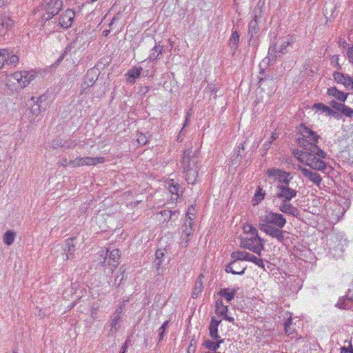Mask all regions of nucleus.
<instances>
[{
  "instance_id": "nucleus-1",
  "label": "nucleus",
  "mask_w": 353,
  "mask_h": 353,
  "mask_svg": "<svg viewBox=\"0 0 353 353\" xmlns=\"http://www.w3.org/2000/svg\"><path fill=\"white\" fill-rule=\"evenodd\" d=\"M286 223L287 220L283 214L266 210L259 218V228L262 232L276 239L279 242H283L286 232L282 229Z\"/></svg>"
},
{
  "instance_id": "nucleus-2",
  "label": "nucleus",
  "mask_w": 353,
  "mask_h": 353,
  "mask_svg": "<svg viewBox=\"0 0 353 353\" xmlns=\"http://www.w3.org/2000/svg\"><path fill=\"white\" fill-rule=\"evenodd\" d=\"M307 149L309 155L305 159V165L312 170L323 171L326 169L327 165L323 161L327 157L326 153L322 150L317 145H309Z\"/></svg>"
},
{
  "instance_id": "nucleus-3",
  "label": "nucleus",
  "mask_w": 353,
  "mask_h": 353,
  "mask_svg": "<svg viewBox=\"0 0 353 353\" xmlns=\"http://www.w3.org/2000/svg\"><path fill=\"white\" fill-rule=\"evenodd\" d=\"M301 137L297 139L298 145L303 150L308 149L309 145H316L321 137L308 127L301 125L299 129Z\"/></svg>"
},
{
  "instance_id": "nucleus-4",
  "label": "nucleus",
  "mask_w": 353,
  "mask_h": 353,
  "mask_svg": "<svg viewBox=\"0 0 353 353\" xmlns=\"http://www.w3.org/2000/svg\"><path fill=\"white\" fill-rule=\"evenodd\" d=\"M264 241L258 234L247 236L241 239V247L248 249L256 253L258 256H261V252L264 250Z\"/></svg>"
},
{
  "instance_id": "nucleus-5",
  "label": "nucleus",
  "mask_w": 353,
  "mask_h": 353,
  "mask_svg": "<svg viewBox=\"0 0 353 353\" xmlns=\"http://www.w3.org/2000/svg\"><path fill=\"white\" fill-rule=\"evenodd\" d=\"M266 174L269 178L277 181V185L290 184L293 176L290 172H285L279 168H270L267 170Z\"/></svg>"
},
{
  "instance_id": "nucleus-6",
  "label": "nucleus",
  "mask_w": 353,
  "mask_h": 353,
  "mask_svg": "<svg viewBox=\"0 0 353 353\" xmlns=\"http://www.w3.org/2000/svg\"><path fill=\"white\" fill-rule=\"evenodd\" d=\"M297 190L288 185H276L274 197L284 201H290L297 195Z\"/></svg>"
},
{
  "instance_id": "nucleus-7",
  "label": "nucleus",
  "mask_w": 353,
  "mask_h": 353,
  "mask_svg": "<svg viewBox=\"0 0 353 353\" xmlns=\"http://www.w3.org/2000/svg\"><path fill=\"white\" fill-rule=\"evenodd\" d=\"M247 254V252L244 251H236L233 252L231 254V257L233 259L232 262H230L226 267H225V272L228 273H232L233 274H243L245 270V268H242L241 271H236L233 270V266H235L236 265H239V260H244L245 259V255Z\"/></svg>"
},
{
  "instance_id": "nucleus-8",
  "label": "nucleus",
  "mask_w": 353,
  "mask_h": 353,
  "mask_svg": "<svg viewBox=\"0 0 353 353\" xmlns=\"http://www.w3.org/2000/svg\"><path fill=\"white\" fill-rule=\"evenodd\" d=\"M182 167L183 171L190 170L192 168L197 169V157L192 154L191 150L188 149L183 152V155L181 160Z\"/></svg>"
},
{
  "instance_id": "nucleus-9",
  "label": "nucleus",
  "mask_w": 353,
  "mask_h": 353,
  "mask_svg": "<svg viewBox=\"0 0 353 353\" xmlns=\"http://www.w3.org/2000/svg\"><path fill=\"white\" fill-rule=\"evenodd\" d=\"M47 4V12L43 15V19L46 21L49 20L59 13L62 8L63 2L61 0H50Z\"/></svg>"
},
{
  "instance_id": "nucleus-10",
  "label": "nucleus",
  "mask_w": 353,
  "mask_h": 353,
  "mask_svg": "<svg viewBox=\"0 0 353 353\" xmlns=\"http://www.w3.org/2000/svg\"><path fill=\"white\" fill-rule=\"evenodd\" d=\"M333 78L337 83L343 85L347 90H353V79L348 74L340 72H334Z\"/></svg>"
},
{
  "instance_id": "nucleus-11",
  "label": "nucleus",
  "mask_w": 353,
  "mask_h": 353,
  "mask_svg": "<svg viewBox=\"0 0 353 353\" xmlns=\"http://www.w3.org/2000/svg\"><path fill=\"white\" fill-rule=\"evenodd\" d=\"M277 207L279 211H281V212L286 214L292 215L295 217H297L300 214L299 210L296 207H294L292 204H291L290 201H281V202L280 203L279 205H277Z\"/></svg>"
},
{
  "instance_id": "nucleus-12",
  "label": "nucleus",
  "mask_w": 353,
  "mask_h": 353,
  "mask_svg": "<svg viewBox=\"0 0 353 353\" xmlns=\"http://www.w3.org/2000/svg\"><path fill=\"white\" fill-rule=\"evenodd\" d=\"M74 17V12L71 9H67L59 17L60 26L64 28H70L72 26Z\"/></svg>"
},
{
  "instance_id": "nucleus-13",
  "label": "nucleus",
  "mask_w": 353,
  "mask_h": 353,
  "mask_svg": "<svg viewBox=\"0 0 353 353\" xmlns=\"http://www.w3.org/2000/svg\"><path fill=\"white\" fill-rule=\"evenodd\" d=\"M302 174L305 178L308 179L316 186L320 187L322 182V178L319 174L310 169L303 170Z\"/></svg>"
},
{
  "instance_id": "nucleus-14",
  "label": "nucleus",
  "mask_w": 353,
  "mask_h": 353,
  "mask_svg": "<svg viewBox=\"0 0 353 353\" xmlns=\"http://www.w3.org/2000/svg\"><path fill=\"white\" fill-rule=\"evenodd\" d=\"M353 300V288L349 289L345 296L342 299H340L337 303L336 306L339 308L343 309H350L351 305H349L350 303Z\"/></svg>"
},
{
  "instance_id": "nucleus-15",
  "label": "nucleus",
  "mask_w": 353,
  "mask_h": 353,
  "mask_svg": "<svg viewBox=\"0 0 353 353\" xmlns=\"http://www.w3.org/2000/svg\"><path fill=\"white\" fill-rule=\"evenodd\" d=\"M293 43V39L290 37L285 39L281 40L279 43H276L272 48V50L275 52L284 54L286 52V48L288 46H292Z\"/></svg>"
},
{
  "instance_id": "nucleus-16",
  "label": "nucleus",
  "mask_w": 353,
  "mask_h": 353,
  "mask_svg": "<svg viewBox=\"0 0 353 353\" xmlns=\"http://www.w3.org/2000/svg\"><path fill=\"white\" fill-rule=\"evenodd\" d=\"M221 321H217L215 317H212L210 323L209 325L210 336L214 340H217L220 338L218 334V327L221 323Z\"/></svg>"
},
{
  "instance_id": "nucleus-17",
  "label": "nucleus",
  "mask_w": 353,
  "mask_h": 353,
  "mask_svg": "<svg viewBox=\"0 0 353 353\" xmlns=\"http://www.w3.org/2000/svg\"><path fill=\"white\" fill-rule=\"evenodd\" d=\"M120 256V251L118 249H114L110 252L108 255V264L111 266V272H112L113 268L117 266Z\"/></svg>"
},
{
  "instance_id": "nucleus-18",
  "label": "nucleus",
  "mask_w": 353,
  "mask_h": 353,
  "mask_svg": "<svg viewBox=\"0 0 353 353\" xmlns=\"http://www.w3.org/2000/svg\"><path fill=\"white\" fill-rule=\"evenodd\" d=\"M327 93L330 96H332V97H334L336 99H337L340 101H342V102H344L347 97V93H345L342 91L339 90L335 87H332V88H328Z\"/></svg>"
},
{
  "instance_id": "nucleus-19",
  "label": "nucleus",
  "mask_w": 353,
  "mask_h": 353,
  "mask_svg": "<svg viewBox=\"0 0 353 353\" xmlns=\"http://www.w3.org/2000/svg\"><path fill=\"white\" fill-rule=\"evenodd\" d=\"M142 70L143 68L141 67H134L130 69L126 74L128 77L127 81L130 83L134 84L135 83V80L140 77Z\"/></svg>"
},
{
  "instance_id": "nucleus-20",
  "label": "nucleus",
  "mask_w": 353,
  "mask_h": 353,
  "mask_svg": "<svg viewBox=\"0 0 353 353\" xmlns=\"http://www.w3.org/2000/svg\"><path fill=\"white\" fill-rule=\"evenodd\" d=\"M96 81V77L93 74L92 71H88L84 77L83 82L81 84V88L83 90L92 87Z\"/></svg>"
},
{
  "instance_id": "nucleus-21",
  "label": "nucleus",
  "mask_w": 353,
  "mask_h": 353,
  "mask_svg": "<svg viewBox=\"0 0 353 353\" xmlns=\"http://www.w3.org/2000/svg\"><path fill=\"white\" fill-rule=\"evenodd\" d=\"M14 24V21L8 17H2L0 18V31L5 33L8 30L11 29Z\"/></svg>"
},
{
  "instance_id": "nucleus-22",
  "label": "nucleus",
  "mask_w": 353,
  "mask_h": 353,
  "mask_svg": "<svg viewBox=\"0 0 353 353\" xmlns=\"http://www.w3.org/2000/svg\"><path fill=\"white\" fill-rule=\"evenodd\" d=\"M74 241V238H69L65 241V248L64 251L66 253V259H70L73 257V254L75 251Z\"/></svg>"
},
{
  "instance_id": "nucleus-23",
  "label": "nucleus",
  "mask_w": 353,
  "mask_h": 353,
  "mask_svg": "<svg viewBox=\"0 0 353 353\" xmlns=\"http://www.w3.org/2000/svg\"><path fill=\"white\" fill-rule=\"evenodd\" d=\"M120 316H117V315H112L109 324V326L110 327L109 330L110 334H114L119 331L120 328Z\"/></svg>"
},
{
  "instance_id": "nucleus-24",
  "label": "nucleus",
  "mask_w": 353,
  "mask_h": 353,
  "mask_svg": "<svg viewBox=\"0 0 353 353\" xmlns=\"http://www.w3.org/2000/svg\"><path fill=\"white\" fill-rule=\"evenodd\" d=\"M203 278V274H200L196 279L194 288L192 290V297L195 299L197 297V296L202 292L203 288V281L202 279Z\"/></svg>"
},
{
  "instance_id": "nucleus-25",
  "label": "nucleus",
  "mask_w": 353,
  "mask_h": 353,
  "mask_svg": "<svg viewBox=\"0 0 353 353\" xmlns=\"http://www.w3.org/2000/svg\"><path fill=\"white\" fill-rule=\"evenodd\" d=\"M193 234V228H183L182 233H181V239L182 242L181 245L183 247H187L188 245V242L190 241V236Z\"/></svg>"
},
{
  "instance_id": "nucleus-26",
  "label": "nucleus",
  "mask_w": 353,
  "mask_h": 353,
  "mask_svg": "<svg viewBox=\"0 0 353 353\" xmlns=\"http://www.w3.org/2000/svg\"><path fill=\"white\" fill-rule=\"evenodd\" d=\"M185 173V179L189 184H194L198 176V168H191L183 171Z\"/></svg>"
},
{
  "instance_id": "nucleus-27",
  "label": "nucleus",
  "mask_w": 353,
  "mask_h": 353,
  "mask_svg": "<svg viewBox=\"0 0 353 353\" xmlns=\"http://www.w3.org/2000/svg\"><path fill=\"white\" fill-rule=\"evenodd\" d=\"M259 30V22H258V17L256 14L254 15V19L251 20L249 23V30L248 34L250 35V37H253Z\"/></svg>"
},
{
  "instance_id": "nucleus-28",
  "label": "nucleus",
  "mask_w": 353,
  "mask_h": 353,
  "mask_svg": "<svg viewBox=\"0 0 353 353\" xmlns=\"http://www.w3.org/2000/svg\"><path fill=\"white\" fill-rule=\"evenodd\" d=\"M105 162V158L101 157H83L84 165H96L97 164L103 163Z\"/></svg>"
},
{
  "instance_id": "nucleus-29",
  "label": "nucleus",
  "mask_w": 353,
  "mask_h": 353,
  "mask_svg": "<svg viewBox=\"0 0 353 353\" xmlns=\"http://www.w3.org/2000/svg\"><path fill=\"white\" fill-rule=\"evenodd\" d=\"M222 343H223V339H219L216 341L205 340L203 342V345L210 350L215 351L220 347Z\"/></svg>"
},
{
  "instance_id": "nucleus-30",
  "label": "nucleus",
  "mask_w": 353,
  "mask_h": 353,
  "mask_svg": "<svg viewBox=\"0 0 353 353\" xmlns=\"http://www.w3.org/2000/svg\"><path fill=\"white\" fill-rule=\"evenodd\" d=\"M236 292V290L235 289L232 290V291H230L229 288H224L221 289L219 291V294L221 296L224 297L226 299L227 302L229 303L234 299Z\"/></svg>"
},
{
  "instance_id": "nucleus-31",
  "label": "nucleus",
  "mask_w": 353,
  "mask_h": 353,
  "mask_svg": "<svg viewBox=\"0 0 353 353\" xmlns=\"http://www.w3.org/2000/svg\"><path fill=\"white\" fill-rule=\"evenodd\" d=\"M245 261L252 262L259 267L264 268V263L263 259L249 252H247Z\"/></svg>"
},
{
  "instance_id": "nucleus-32",
  "label": "nucleus",
  "mask_w": 353,
  "mask_h": 353,
  "mask_svg": "<svg viewBox=\"0 0 353 353\" xmlns=\"http://www.w3.org/2000/svg\"><path fill=\"white\" fill-rule=\"evenodd\" d=\"M307 150H304V151L296 149L293 151L294 156L301 163H306L305 159L307 158L309 155Z\"/></svg>"
},
{
  "instance_id": "nucleus-33",
  "label": "nucleus",
  "mask_w": 353,
  "mask_h": 353,
  "mask_svg": "<svg viewBox=\"0 0 353 353\" xmlns=\"http://www.w3.org/2000/svg\"><path fill=\"white\" fill-rule=\"evenodd\" d=\"M163 46L156 45L152 50L149 59L150 61H154L159 58V55L162 54Z\"/></svg>"
},
{
  "instance_id": "nucleus-34",
  "label": "nucleus",
  "mask_w": 353,
  "mask_h": 353,
  "mask_svg": "<svg viewBox=\"0 0 353 353\" xmlns=\"http://www.w3.org/2000/svg\"><path fill=\"white\" fill-rule=\"evenodd\" d=\"M23 79L21 88L26 87L34 79V74L32 72L23 71Z\"/></svg>"
},
{
  "instance_id": "nucleus-35",
  "label": "nucleus",
  "mask_w": 353,
  "mask_h": 353,
  "mask_svg": "<svg viewBox=\"0 0 353 353\" xmlns=\"http://www.w3.org/2000/svg\"><path fill=\"white\" fill-rule=\"evenodd\" d=\"M215 307V312L218 315L222 316L225 314V313L228 312V306L223 305V301L221 299L216 300Z\"/></svg>"
},
{
  "instance_id": "nucleus-36",
  "label": "nucleus",
  "mask_w": 353,
  "mask_h": 353,
  "mask_svg": "<svg viewBox=\"0 0 353 353\" xmlns=\"http://www.w3.org/2000/svg\"><path fill=\"white\" fill-rule=\"evenodd\" d=\"M181 188L179 184H174L173 182L169 184V191L172 195H174L175 197L172 196V199H177L180 194L182 192Z\"/></svg>"
},
{
  "instance_id": "nucleus-37",
  "label": "nucleus",
  "mask_w": 353,
  "mask_h": 353,
  "mask_svg": "<svg viewBox=\"0 0 353 353\" xmlns=\"http://www.w3.org/2000/svg\"><path fill=\"white\" fill-rule=\"evenodd\" d=\"M19 57L17 55L13 54L12 52L8 50V57H6L5 64L8 66H16L19 63Z\"/></svg>"
},
{
  "instance_id": "nucleus-38",
  "label": "nucleus",
  "mask_w": 353,
  "mask_h": 353,
  "mask_svg": "<svg viewBox=\"0 0 353 353\" xmlns=\"http://www.w3.org/2000/svg\"><path fill=\"white\" fill-rule=\"evenodd\" d=\"M16 234L15 232L8 230L7 231L3 237V243L6 244L7 245H12L15 239Z\"/></svg>"
},
{
  "instance_id": "nucleus-39",
  "label": "nucleus",
  "mask_w": 353,
  "mask_h": 353,
  "mask_svg": "<svg viewBox=\"0 0 353 353\" xmlns=\"http://www.w3.org/2000/svg\"><path fill=\"white\" fill-rule=\"evenodd\" d=\"M229 41L231 48H232L234 50H236L238 48V43L239 42V35L236 30L232 32Z\"/></svg>"
},
{
  "instance_id": "nucleus-40",
  "label": "nucleus",
  "mask_w": 353,
  "mask_h": 353,
  "mask_svg": "<svg viewBox=\"0 0 353 353\" xmlns=\"http://www.w3.org/2000/svg\"><path fill=\"white\" fill-rule=\"evenodd\" d=\"M313 109L326 113L327 115L331 114L333 112L327 105L323 103H314L312 107Z\"/></svg>"
},
{
  "instance_id": "nucleus-41",
  "label": "nucleus",
  "mask_w": 353,
  "mask_h": 353,
  "mask_svg": "<svg viewBox=\"0 0 353 353\" xmlns=\"http://www.w3.org/2000/svg\"><path fill=\"white\" fill-rule=\"evenodd\" d=\"M12 79L14 81H16L18 83V86L21 88V83H23V71L21 72H16L13 74H12L10 77V81H11Z\"/></svg>"
},
{
  "instance_id": "nucleus-42",
  "label": "nucleus",
  "mask_w": 353,
  "mask_h": 353,
  "mask_svg": "<svg viewBox=\"0 0 353 353\" xmlns=\"http://www.w3.org/2000/svg\"><path fill=\"white\" fill-rule=\"evenodd\" d=\"M68 165L72 168L84 166L83 157H77L74 160H70Z\"/></svg>"
},
{
  "instance_id": "nucleus-43",
  "label": "nucleus",
  "mask_w": 353,
  "mask_h": 353,
  "mask_svg": "<svg viewBox=\"0 0 353 353\" xmlns=\"http://www.w3.org/2000/svg\"><path fill=\"white\" fill-rule=\"evenodd\" d=\"M243 231L245 233L249 234V236L258 234L256 229L250 224H246L243 226Z\"/></svg>"
},
{
  "instance_id": "nucleus-44",
  "label": "nucleus",
  "mask_w": 353,
  "mask_h": 353,
  "mask_svg": "<svg viewBox=\"0 0 353 353\" xmlns=\"http://www.w3.org/2000/svg\"><path fill=\"white\" fill-rule=\"evenodd\" d=\"M191 112H192V110H189L187 112L186 117H185V121L184 122V124H183V126L182 129L180 131V133H179V137H178V139H180L181 137L183 135L185 134V128L188 125V122H189V120H190L191 114H192Z\"/></svg>"
},
{
  "instance_id": "nucleus-45",
  "label": "nucleus",
  "mask_w": 353,
  "mask_h": 353,
  "mask_svg": "<svg viewBox=\"0 0 353 353\" xmlns=\"http://www.w3.org/2000/svg\"><path fill=\"white\" fill-rule=\"evenodd\" d=\"M8 56V49L0 50V69L5 65L6 57Z\"/></svg>"
},
{
  "instance_id": "nucleus-46",
  "label": "nucleus",
  "mask_w": 353,
  "mask_h": 353,
  "mask_svg": "<svg viewBox=\"0 0 353 353\" xmlns=\"http://www.w3.org/2000/svg\"><path fill=\"white\" fill-rule=\"evenodd\" d=\"M41 99H42V97L38 98L36 103L31 108V112L34 115L37 116L41 112V108H40V105L39 104V103L41 102Z\"/></svg>"
},
{
  "instance_id": "nucleus-47",
  "label": "nucleus",
  "mask_w": 353,
  "mask_h": 353,
  "mask_svg": "<svg viewBox=\"0 0 353 353\" xmlns=\"http://www.w3.org/2000/svg\"><path fill=\"white\" fill-rule=\"evenodd\" d=\"M265 192L263 191L262 188L258 187L257 191L254 194L255 201L258 203L264 199Z\"/></svg>"
},
{
  "instance_id": "nucleus-48",
  "label": "nucleus",
  "mask_w": 353,
  "mask_h": 353,
  "mask_svg": "<svg viewBox=\"0 0 353 353\" xmlns=\"http://www.w3.org/2000/svg\"><path fill=\"white\" fill-rule=\"evenodd\" d=\"M190 212H188L186 214L183 228H192L193 219L190 216Z\"/></svg>"
},
{
  "instance_id": "nucleus-49",
  "label": "nucleus",
  "mask_w": 353,
  "mask_h": 353,
  "mask_svg": "<svg viewBox=\"0 0 353 353\" xmlns=\"http://www.w3.org/2000/svg\"><path fill=\"white\" fill-rule=\"evenodd\" d=\"M341 113L349 118H352L353 117V109L345 105Z\"/></svg>"
},
{
  "instance_id": "nucleus-50",
  "label": "nucleus",
  "mask_w": 353,
  "mask_h": 353,
  "mask_svg": "<svg viewBox=\"0 0 353 353\" xmlns=\"http://www.w3.org/2000/svg\"><path fill=\"white\" fill-rule=\"evenodd\" d=\"M76 289H77V284H72L69 288H68L65 292L63 294V298L64 299H66L67 298V294L68 292L71 293V294H76L77 292H76Z\"/></svg>"
},
{
  "instance_id": "nucleus-51",
  "label": "nucleus",
  "mask_w": 353,
  "mask_h": 353,
  "mask_svg": "<svg viewBox=\"0 0 353 353\" xmlns=\"http://www.w3.org/2000/svg\"><path fill=\"white\" fill-rule=\"evenodd\" d=\"M331 105L334 109L341 112L343 108L344 107L345 105L343 103H337L334 101H332L331 103Z\"/></svg>"
},
{
  "instance_id": "nucleus-52",
  "label": "nucleus",
  "mask_w": 353,
  "mask_h": 353,
  "mask_svg": "<svg viewBox=\"0 0 353 353\" xmlns=\"http://www.w3.org/2000/svg\"><path fill=\"white\" fill-rule=\"evenodd\" d=\"M147 141H148V140H147L145 135L141 133L137 138L138 143L141 145H143L146 144Z\"/></svg>"
},
{
  "instance_id": "nucleus-53",
  "label": "nucleus",
  "mask_w": 353,
  "mask_h": 353,
  "mask_svg": "<svg viewBox=\"0 0 353 353\" xmlns=\"http://www.w3.org/2000/svg\"><path fill=\"white\" fill-rule=\"evenodd\" d=\"M123 308H124V305H117L116 309H115V311L113 314V315H117V316H120L121 317V314L123 310Z\"/></svg>"
},
{
  "instance_id": "nucleus-54",
  "label": "nucleus",
  "mask_w": 353,
  "mask_h": 353,
  "mask_svg": "<svg viewBox=\"0 0 353 353\" xmlns=\"http://www.w3.org/2000/svg\"><path fill=\"white\" fill-rule=\"evenodd\" d=\"M347 56L350 63L353 64V45L347 51Z\"/></svg>"
},
{
  "instance_id": "nucleus-55",
  "label": "nucleus",
  "mask_w": 353,
  "mask_h": 353,
  "mask_svg": "<svg viewBox=\"0 0 353 353\" xmlns=\"http://www.w3.org/2000/svg\"><path fill=\"white\" fill-rule=\"evenodd\" d=\"M176 212H172L170 210H165L161 212L162 216L168 217L170 219L172 214H174Z\"/></svg>"
},
{
  "instance_id": "nucleus-56",
  "label": "nucleus",
  "mask_w": 353,
  "mask_h": 353,
  "mask_svg": "<svg viewBox=\"0 0 353 353\" xmlns=\"http://www.w3.org/2000/svg\"><path fill=\"white\" fill-rule=\"evenodd\" d=\"M131 342V340L130 338H128L125 341V342L123 343L121 348L120 353H125L126 350L128 349V344Z\"/></svg>"
},
{
  "instance_id": "nucleus-57",
  "label": "nucleus",
  "mask_w": 353,
  "mask_h": 353,
  "mask_svg": "<svg viewBox=\"0 0 353 353\" xmlns=\"http://www.w3.org/2000/svg\"><path fill=\"white\" fill-rule=\"evenodd\" d=\"M341 350V353H353V348L352 347V345L350 346V349L345 347H342Z\"/></svg>"
},
{
  "instance_id": "nucleus-58",
  "label": "nucleus",
  "mask_w": 353,
  "mask_h": 353,
  "mask_svg": "<svg viewBox=\"0 0 353 353\" xmlns=\"http://www.w3.org/2000/svg\"><path fill=\"white\" fill-rule=\"evenodd\" d=\"M155 255L157 259H160L163 257L164 253L161 250H157Z\"/></svg>"
},
{
  "instance_id": "nucleus-59",
  "label": "nucleus",
  "mask_w": 353,
  "mask_h": 353,
  "mask_svg": "<svg viewBox=\"0 0 353 353\" xmlns=\"http://www.w3.org/2000/svg\"><path fill=\"white\" fill-rule=\"evenodd\" d=\"M223 316H224V319L228 321L229 322L233 323L234 321V318L228 316L227 313H225V314H223Z\"/></svg>"
},
{
  "instance_id": "nucleus-60",
  "label": "nucleus",
  "mask_w": 353,
  "mask_h": 353,
  "mask_svg": "<svg viewBox=\"0 0 353 353\" xmlns=\"http://www.w3.org/2000/svg\"><path fill=\"white\" fill-rule=\"evenodd\" d=\"M168 321H165L163 323V324L161 325V327H160V330L162 331V332H165V330L168 327Z\"/></svg>"
},
{
  "instance_id": "nucleus-61",
  "label": "nucleus",
  "mask_w": 353,
  "mask_h": 353,
  "mask_svg": "<svg viewBox=\"0 0 353 353\" xmlns=\"http://www.w3.org/2000/svg\"><path fill=\"white\" fill-rule=\"evenodd\" d=\"M208 89H209L210 92L212 94L213 92H216V88L214 86V85H210L209 87L207 88Z\"/></svg>"
},
{
  "instance_id": "nucleus-62",
  "label": "nucleus",
  "mask_w": 353,
  "mask_h": 353,
  "mask_svg": "<svg viewBox=\"0 0 353 353\" xmlns=\"http://www.w3.org/2000/svg\"><path fill=\"white\" fill-rule=\"evenodd\" d=\"M293 166H294V169H296V170H300L301 172H302V170H307V168H303V167H302V166H301L300 165H294Z\"/></svg>"
},
{
  "instance_id": "nucleus-63",
  "label": "nucleus",
  "mask_w": 353,
  "mask_h": 353,
  "mask_svg": "<svg viewBox=\"0 0 353 353\" xmlns=\"http://www.w3.org/2000/svg\"><path fill=\"white\" fill-rule=\"evenodd\" d=\"M276 138H277V136H276V133H272V137H271L272 140L270 141V143H271V142L273 141Z\"/></svg>"
},
{
  "instance_id": "nucleus-64",
  "label": "nucleus",
  "mask_w": 353,
  "mask_h": 353,
  "mask_svg": "<svg viewBox=\"0 0 353 353\" xmlns=\"http://www.w3.org/2000/svg\"><path fill=\"white\" fill-rule=\"evenodd\" d=\"M64 59V54H63L60 57L57 59V63H59Z\"/></svg>"
}]
</instances>
